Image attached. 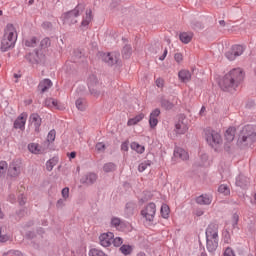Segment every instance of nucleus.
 I'll return each mask as SVG.
<instances>
[{
	"label": "nucleus",
	"instance_id": "obj_52",
	"mask_svg": "<svg viewBox=\"0 0 256 256\" xmlns=\"http://www.w3.org/2000/svg\"><path fill=\"white\" fill-rule=\"evenodd\" d=\"M64 205H65V200L64 199H59L56 203L57 209H63Z\"/></svg>",
	"mask_w": 256,
	"mask_h": 256
},
{
	"label": "nucleus",
	"instance_id": "obj_44",
	"mask_svg": "<svg viewBox=\"0 0 256 256\" xmlns=\"http://www.w3.org/2000/svg\"><path fill=\"white\" fill-rule=\"evenodd\" d=\"M89 256H105V252L94 248L89 251Z\"/></svg>",
	"mask_w": 256,
	"mask_h": 256
},
{
	"label": "nucleus",
	"instance_id": "obj_21",
	"mask_svg": "<svg viewBox=\"0 0 256 256\" xmlns=\"http://www.w3.org/2000/svg\"><path fill=\"white\" fill-rule=\"evenodd\" d=\"M198 205H211L213 203V196L210 194H202L196 198Z\"/></svg>",
	"mask_w": 256,
	"mask_h": 256
},
{
	"label": "nucleus",
	"instance_id": "obj_1",
	"mask_svg": "<svg viewBox=\"0 0 256 256\" xmlns=\"http://www.w3.org/2000/svg\"><path fill=\"white\" fill-rule=\"evenodd\" d=\"M245 79V73L241 68H233L227 74L224 75L222 80L219 82V86L222 91H235Z\"/></svg>",
	"mask_w": 256,
	"mask_h": 256
},
{
	"label": "nucleus",
	"instance_id": "obj_49",
	"mask_svg": "<svg viewBox=\"0 0 256 256\" xmlns=\"http://www.w3.org/2000/svg\"><path fill=\"white\" fill-rule=\"evenodd\" d=\"M239 223V214L234 213L232 216V227L235 229Z\"/></svg>",
	"mask_w": 256,
	"mask_h": 256
},
{
	"label": "nucleus",
	"instance_id": "obj_30",
	"mask_svg": "<svg viewBox=\"0 0 256 256\" xmlns=\"http://www.w3.org/2000/svg\"><path fill=\"white\" fill-rule=\"evenodd\" d=\"M160 105L163 109H165L166 111H171V109H173V107H175V104L171 101H169L167 98L162 97L160 99Z\"/></svg>",
	"mask_w": 256,
	"mask_h": 256
},
{
	"label": "nucleus",
	"instance_id": "obj_16",
	"mask_svg": "<svg viewBox=\"0 0 256 256\" xmlns=\"http://www.w3.org/2000/svg\"><path fill=\"white\" fill-rule=\"evenodd\" d=\"M114 237L115 234H113L112 232L101 234L99 236L100 245H102V247H111V243Z\"/></svg>",
	"mask_w": 256,
	"mask_h": 256
},
{
	"label": "nucleus",
	"instance_id": "obj_8",
	"mask_svg": "<svg viewBox=\"0 0 256 256\" xmlns=\"http://www.w3.org/2000/svg\"><path fill=\"white\" fill-rule=\"evenodd\" d=\"M156 213L157 206L153 202L149 203L143 210H141L142 217H144V219L150 223L153 222V219H155Z\"/></svg>",
	"mask_w": 256,
	"mask_h": 256
},
{
	"label": "nucleus",
	"instance_id": "obj_25",
	"mask_svg": "<svg viewBox=\"0 0 256 256\" xmlns=\"http://www.w3.org/2000/svg\"><path fill=\"white\" fill-rule=\"evenodd\" d=\"M93 21V11L91 9L86 10V15L83 17L81 27H89V23Z\"/></svg>",
	"mask_w": 256,
	"mask_h": 256
},
{
	"label": "nucleus",
	"instance_id": "obj_22",
	"mask_svg": "<svg viewBox=\"0 0 256 256\" xmlns=\"http://www.w3.org/2000/svg\"><path fill=\"white\" fill-rule=\"evenodd\" d=\"M249 183V178L243 174L236 177V186L240 187L241 189H247Z\"/></svg>",
	"mask_w": 256,
	"mask_h": 256
},
{
	"label": "nucleus",
	"instance_id": "obj_62",
	"mask_svg": "<svg viewBox=\"0 0 256 256\" xmlns=\"http://www.w3.org/2000/svg\"><path fill=\"white\" fill-rule=\"evenodd\" d=\"M14 256H25V255H23L21 251L15 250L14 251Z\"/></svg>",
	"mask_w": 256,
	"mask_h": 256
},
{
	"label": "nucleus",
	"instance_id": "obj_9",
	"mask_svg": "<svg viewBox=\"0 0 256 256\" xmlns=\"http://www.w3.org/2000/svg\"><path fill=\"white\" fill-rule=\"evenodd\" d=\"M245 48L242 45H233L230 50L225 53L226 59L228 61H235L237 57H241Z\"/></svg>",
	"mask_w": 256,
	"mask_h": 256
},
{
	"label": "nucleus",
	"instance_id": "obj_59",
	"mask_svg": "<svg viewBox=\"0 0 256 256\" xmlns=\"http://www.w3.org/2000/svg\"><path fill=\"white\" fill-rule=\"evenodd\" d=\"M6 241H9V237L8 236H2L0 234V243H6Z\"/></svg>",
	"mask_w": 256,
	"mask_h": 256
},
{
	"label": "nucleus",
	"instance_id": "obj_13",
	"mask_svg": "<svg viewBox=\"0 0 256 256\" xmlns=\"http://www.w3.org/2000/svg\"><path fill=\"white\" fill-rule=\"evenodd\" d=\"M217 247H219V237H206V249L209 253L215 255Z\"/></svg>",
	"mask_w": 256,
	"mask_h": 256
},
{
	"label": "nucleus",
	"instance_id": "obj_11",
	"mask_svg": "<svg viewBox=\"0 0 256 256\" xmlns=\"http://www.w3.org/2000/svg\"><path fill=\"white\" fill-rule=\"evenodd\" d=\"M22 169H23V162H21V159H15L9 165L8 173L10 177H19V175H21Z\"/></svg>",
	"mask_w": 256,
	"mask_h": 256
},
{
	"label": "nucleus",
	"instance_id": "obj_12",
	"mask_svg": "<svg viewBox=\"0 0 256 256\" xmlns=\"http://www.w3.org/2000/svg\"><path fill=\"white\" fill-rule=\"evenodd\" d=\"M97 179H99L97 173L89 172L81 177L80 183H82V185H87L89 187L91 185H95V183H97Z\"/></svg>",
	"mask_w": 256,
	"mask_h": 256
},
{
	"label": "nucleus",
	"instance_id": "obj_18",
	"mask_svg": "<svg viewBox=\"0 0 256 256\" xmlns=\"http://www.w3.org/2000/svg\"><path fill=\"white\" fill-rule=\"evenodd\" d=\"M206 237H211L214 239L215 237H219V225L215 223H210L206 228Z\"/></svg>",
	"mask_w": 256,
	"mask_h": 256
},
{
	"label": "nucleus",
	"instance_id": "obj_64",
	"mask_svg": "<svg viewBox=\"0 0 256 256\" xmlns=\"http://www.w3.org/2000/svg\"><path fill=\"white\" fill-rule=\"evenodd\" d=\"M200 256H207V252H205V249L201 252Z\"/></svg>",
	"mask_w": 256,
	"mask_h": 256
},
{
	"label": "nucleus",
	"instance_id": "obj_35",
	"mask_svg": "<svg viewBox=\"0 0 256 256\" xmlns=\"http://www.w3.org/2000/svg\"><path fill=\"white\" fill-rule=\"evenodd\" d=\"M130 147L132 151H136V153H139L140 155H143V153H145V146H142L137 142H132L130 144Z\"/></svg>",
	"mask_w": 256,
	"mask_h": 256
},
{
	"label": "nucleus",
	"instance_id": "obj_50",
	"mask_svg": "<svg viewBox=\"0 0 256 256\" xmlns=\"http://www.w3.org/2000/svg\"><path fill=\"white\" fill-rule=\"evenodd\" d=\"M95 147L99 153H103V151L106 149V146L103 142H98Z\"/></svg>",
	"mask_w": 256,
	"mask_h": 256
},
{
	"label": "nucleus",
	"instance_id": "obj_38",
	"mask_svg": "<svg viewBox=\"0 0 256 256\" xmlns=\"http://www.w3.org/2000/svg\"><path fill=\"white\" fill-rule=\"evenodd\" d=\"M76 107L78 111H85L87 109V102L83 98L76 100Z\"/></svg>",
	"mask_w": 256,
	"mask_h": 256
},
{
	"label": "nucleus",
	"instance_id": "obj_63",
	"mask_svg": "<svg viewBox=\"0 0 256 256\" xmlns=\"http://www.w3.org/2000/svg\"><path fill=\"white\" fill-rule=\"evenodd\" d=\"M48 101H49V99H46V101H45L46 107H52V102H48Z\"/></svg>",
	"mask_w": 256,
	"mask_h": 256
},
{
	"label": "nucleus",
	"instance_id": "obj_60",
	"mask_svg": "<svg viewBox=\"0 0 256 256\" xmlns=\"http://www.w3.org/2000/svg\"><path fill=\"white\" fill-rule=\"evenodd\" d=\"M19 205H25V198H23V195L18 197Z\"/></svg>",
	"mask_w": 256,
	"mask_h": 256
},
{
	"label": "nucleus",
	"instance_id": "obj_17",
	"mask_svg": "<svg viewBox=\"0 0 256 256\" xmlns=\"http://www.w3.org/2000/svg\"><path fill=\"white\" fill-rule=\"evenodd\" d=\"M27 123V113H21L14 121V129H20V131H25V125Z\"/></svg>",
	"mask_w": 256,
	"mask_h": 256
},
{
	"label": "nucleus",
	"instance_id": "obj_26",
	"mask_svg": "<svg viewBox=\"0 0 256 256\" xmlns=\"http://www.w3.org/2000/svg\"><path fill=\"white\" fill-rule=\"evenodd\" d=\"M181 83H189L191 81V72L189 70H181L178 73Z\"/></svg>",
	"mask_w": 256,
	"mask_h": 256
},
{
	"label": "nucleus",
	"instance_id": "obj_36",
	"mask_svg": "<svg viewBox=\"0 0 256 256\" xmlns=\"http://www.w3.org/2000/svg\"><path fill=\"white\" fill-rule=\"evenodd\" d=\"M171 213V209L169 208V205L162 204L160 209V214L163 219H169V215Z\"/></svg>",
	"mask_w": 256,
	"mask_h": 256
},
{
	"label": "nucleus",
	"instance_id": "obj_57",
	"mask_svg": "<svg viewBox=\"0 0 256 256\" xmlns=\"http://www.w3.org/2000/svg\"><path fill=\"white\" fill-rule=\"evenodd\" d=\"M156 85L159 88L163 87V79L161 78L156 79Z\"/></svg>",
	"mask_w": 256,
	"mask_h": 256
},
{
	"label": "nucleus",
	"instance_id": "obj_33",
	"mask_svg": "<svg viewBox=\"0 0 256 256\" xmlns=\"http://www.w3.org/2000/svg\"><path fill=\"white\" fill-rule=\"evenodd\" d=\"M25 47H37V44L39 43V40L37 37L33 36L30 38H27L23 41Z\"/></svg>",
	"mask_w": 256,
	"mask_h": 256
},
{
	"label": "nucleus",
	"instance_id": "obj_31",
	"mask_svg": "<svg viewBox=\"0 0 256 256\" xmlns=\"http://www.w3.org/2000/svg\"><path fill=\"white\" fill-rule=\"evenodd\" d=\"M143 119H145V114L140 113L134 118H130L127 122V125L128 127H133V125H137V123H140V121H143Z\"/></svg>",
	"mask_w": 256,
	"mask_h": 256
},
{
	"label": "nucleus",
	"instance_id": "obj_53",
	"mask_svg": "<svg viewBox=\"0 0 256 256\" xmlns=\"http://www.w3.org/2000/svg\"><path fill=\"white\" fill-rule=\"evenodd\" d=\"M174 59H175V61H176L177 63H181V61H183V54H181V53H176V54L174 55Z\"/></svg>",
	"mask_w": 256,
	"mask_h": 256
},
{
	"label": "nucleus",
	"instance_id": "obj_55",
	"mask_svg": "<svg viewBox=\"0 0 256 256\" xmlns=\"http://www.w3.org/2000/svg\"><path fill=\"white\" fill-rule=\"evenodd\" d=\"M8 201H9L10 203H15V201H17V198L15 197V194H10V195L8 196Z\"/></svg>",
	"mask_w": 256,
	"mask_h": 256
},
{
	"label": "nucleus",
	"instance_id": "obj_28",
	"mask_svg": "<svg viewBox=\"0 0 256 256\" xmlns=\"http://www.w3.org/2000/svg\"><path fill=\"white\" fill-rule=\"evenodd\" d=\"M28 151H30V153H33L34 155H41V153H43V149H41L38 143L28 144Z\"/></svg>",
	"mask_w": 256,
	"mask_h": 256
},
{
	"label": "nucleus",
	"instance_id": "obj_23",
	"mask_svg": "<svg viewBox=\"0 0 256 256\" xmlns=\"http://www.w3.org/2000/svg\"><path fill=\"white\" fill-rule=\"evenodd\" d=\"M174 157L182 161H187L189 159V153L185 149L177 147L174 149Z\"/></svg>",
	"mask_w": 256,
	"mask_h": 256
},
{
	"label": "nucleus",
	"instance_id": "obj_61",
	"mask_svg": "<svg viewBox=\"0 0 256 256\" xmlns=\"http://www.w3.org/2000/svg\"><path fill=\"white\" fill-rule=\"evenodd\" d=\"M75 157H77V152H71L69 154V159H75Z\"/></svg>",
	"mask_w": 256,
	"mask_h": 256
},
{
	"label": "nucleus",
	"instance_id": "obj_40",
	"mask_svg": "<svg viewBox=\"0 0 256 256\" xmlns=\"http://www.w3.org/2000/svg\"><path fill=\"white\" fill-rule=\"evenodd\" d=\"M9 165L5 161H0V177H5Z\"/></svg>",
	"mask_w": 256,
	"mask_h": 256
},
{
	"label": "nucleus",
	"instance_id": "obj_58",
	"mask_svg": "<svg viewBox=\"0 0 256 256\" xmlns=\"http://www.w3.org/2000/svg\"><path fill=\"white\" fill-rule=\"evenodd\" d=\"M48 103H52V107H57V100L53 98H48Z\"/></svg>",
	"mask_w": 256,
	"mask_h": 256
},
{
	"label": "nucleus",
	"instance_id": "obj_43",
	"mask_svg": "<svg viewBox=\"0 0 256 256\" xmlns=\"http://www.w3.org/2000/svg\"><path fill=\"white\" fill-rule=\"evenodd\" d=\"M55 165H57V159H55V158L49 159L46 162L47 171H53V167H55Z\"/></svg>",
	"mask_w": 256,
	"mask_h": 256
},
{
	"label": "nucleus",
	"instance_id": "obj_47",
	"mask_svg": "<svg viewBox=\"0 0 256 256\" xmlns=\"http://www.w3.org/2000/svg\"><path fill=\"white\" fill-rule=\"evenodd\" d=\"M40 45L42 47V49H46V47H50L51 46V39L49 38H44L41 42Z\"/></svg>",
	"mask_w": 256,
	"mask_h": 256
},
{
	"label": "nucleus",
	"instance_id": "obj_2",
	"mask_svg": "<svg viewBox=\"0 0 256 256\" xmlns=\"http://www.w3.org/2000/svg\"><path fill=\"white\" fill-rule=\"evenodd\" d=\"M15 43H17V30L13 24H7L1 42V51H9V49L15 47Z\"/></svg>",
	"mask_w": 256,
	"mask_h": 256
},
{
	"label": "nucleus",
	"instance_id": "obj_54",
	"mask_svg": "<svg viewBox=\"0 0 256 256\" xmlns=\"http://www.w3.org/2000/svg\"><path fill=\"white\" fill-rule=\"evenodd\" d=\"M121 151H129V142L128 141L123 142L121 144Z\"/></svg>",
	"mask_w": 256,
	"mask_h": 256
},
{
	"label": "nucleus",
	"instance_id": "obj_45",
	"mask_svg": "<svg viewBox=\"0 0 256 256\" xmlns=\"http://www.w3.org/2000/svg\"><path fill=\"white\" fill-rule=\"evenodd\" d=\"M223 256H237L235 255V250L231 247H226L223 252Z\"/></svg>",
	"mask_w": 256,
	"mask_h": 256
},
{
	"label": "nucleus",
	"instance_id": "obj_42",
	"mask_svg": "<svg viewBox=\"0 0 256 256\" xmlns=\"http://www.w3.org/2000/svg\"><path fill=\"white\" fill-rule=\"evenodd\" d=\"M147 167H151V160H146V161L140 163L138 166V171L140 173H143V171H145L147 169Z\"/></svg>",
	"mask_w": 256,
	"mask_h": 256
},
{
	"label": "nucleus",
	"instance_id": "obj_4",
	"mask_svg": "<svg viewBox=\"0 0 256 256\" xmlns=\"http://www.w3.org/2000/svg\"><path fill=\"white\" fill-rule=\"evenodd\" d=\"M85 11V5L78 4L73 10L62 14L61 19L64 25H75L77 23V17Z\"/></svg>",
	"mask_w": 256,
	"mask_h": 256
},
{
	"label": "nucleus",
	"instance_id": "obj_46",
	"mask_svg": "<svg viewBox=\"0 0 256 256\" xmlns=\"http://www.w3.org/2000/svg\"><path fill=\"white\" fill-rule=\"evenodd\" d=\"M112 243H113L114 247H121L123 245V238H121V237L113 238Z\"/></svg>",
	"mask_w": 256,
	"mask_h": 256
},
{
	"label": "nucleus",
	"instance_id": "obj_32",
	"mask_svg": "<svg viewBox=\"0 0 256 256\" xmlns=\"http://www.w3.org/2000/svg\"><path fill=\"white\" fill-rule=\"evenodd\" d=\"M235 127H229L225 132V139L228 143H231L235 139Z\"/></svg>",
	"mask_w": 256,
	"mask_h": 256
},
{
	"label": "nucleus",
	"instance_id": "obj_6",
	"mask_svg": "<svg viewBox=\"0 0 256 256\" xmlns=\"http://www.w3.org/2000/svg\"><path fill=\"white\" fill-rule=\"evenodd\" d=\"M206 135V141L212 149H215L217 151V148L219 145L223 143V138H221V134L215 130H206L205 132Z\"/></svg>",
	"mask_w": 256,
	"mask_h": 256
},
{
	"label": "nucleus",
	"instance_id": "obj_3",
	"mask_svg": "<svg viewBox=\"0 0 256 256\" xmlns=\"http://www.w3.org/2000/svg\"><path fill=\"white\" fill-rule=\"evenodd\" d=\"M256 141V132L255 129H253V126L246 125L242 128L239 138H238V144L244 145L246 147H251L253 143Z\"/></svg>",
	"mask_w": 256,
	"mask_h": 256
},
{
	"label": "nucleus",
	"instance_id": "obj_20",
	"mask_svg": "<svg viewBox=\"0 0 256 256\" xmlns=\"http://www.w3.org/2000/svg\"><path fill=\"white\" fill-rule=\"evenodd\" d=\"M52 87L53 82L51 81V79L45 78L38 84V91H40L41 94L47 93V91H49Z\"/></svg>",
	"mask_w": 256,
	"mask_h": 256
},
{
	"label": "nucleus",
	"instance_id": "obj_10",
	"mask_svg": "<svg viewBox=\"0 0 256 256\" xmlns=\"http://www.w3.org/2000/svg\"><path fill=\"white\" fill-rule=\"evenodd\" d=\"M189 131V120L181 115L178 122L175 124V132L177 135H185Z\"/></svg>",
	"mask_w": 256,
	"mask_h": 256
},
{
	"label": "nucleus",
	"instance_id": "obj_34",
	"mask_svg": "<svg viewBox=\"0 0 256 256\" xmlns=\"http://www.w3.org/2000/svg\"><path fill=\"white\" fill-rule=\"evenodd\" d=\"M104 173H113V171H117V164L113 162H108L103 165Z\"/></svg>",
	"mask_w": 256,
	"mask_h": 256
},
{
	"label": "nucleus",
	"instance_id": "obj_48",
	"mask_svg": "<svg viewBox=\"0 0 256 256\" xmlns=\"http://www.w3.org/2000/svg\"><path fill=\"white\" fill-rule=\"evenodd\" d=\"M55 137H56V132H55V130H51V131L48 133V136H47V141H48V143H53V141H55Z\"/></svg>",
	"mask_w": 256,
	"mask_h": 256
},
{
	"label": "nucleus",
	"instance_id": "obj_37",
	"mask_svg": "<svg viewBox=\"0 0 256 256\" xmlns=\"http://www.w3.org/2000/svg\"><path fill=\"white\" fill-rule=\"evenodd\" d=\"M119 251L122 253V255H131V253H133V246L124 244L119 248Z\"/></svg>",
	"mask_w": 256,
	"mask_h": 256
},
{
	"label": "nucleus",
	"instance_id": "obj_7",
	"mask_svg": "<svg viewBox=\"0 0 256 256\" xmlns=\"http://www.w3.org/2000/svg\"><path fill=\"white\" fill-rule=\"evenodd\" d=\"M25 59L30 65H40V63L45 61V55L39 50H34L33 52L27 53Z\"/></svg>",
	"mask_w": 256,
	"mask_h": 256
},
{
	"label": "nucleus",
	"instance_id": "obj_51",
	"mask_svg": "<svg viewBox=\"0 0 256 256\" xmlns=\"http://www.w3.org/2000/svg\"><path fill=\"white\" fill-rule=\"evenodd\" d=\"M61 193L64 201H67L69 199V187L63 188Z\"/></svg>",
	"mask_w": 256,
	"mask_h": 256
},
{
	"label": "nucleus",
	"instance_id": "obj_14",
	"mask_svg": "<svg viewBox=\"0 0 256 256\" xmlns=\"http://www.w3.org/2000/svg\"><path fill=\"white\" fill-rule=\"evenodd\" d=\"M130 225L129 222L123 221L117 217H112L111 219V227H114L117 231H125V229H129Z\"/></svg>",
	"mask_w": 256,
	"mask_h": 256
},
{
	"label": "nucleus",
	"instance_id": "obj_24",
	"mask_svg": "<svg viewBox=\"0 0 256 256\" xmlns=\"http://www.w3.org/2000/svg\"><path fill=\"white\" fill-rule=\"evenodd\" d=\"M30 123L34 125L35 131L38 133L39 127H41V116L37 113H33L30 115Z\"/></svg>",
	"mask_w": 256,
	"mask_h": 256
},
{
	"label": "nucleus",
	"instance_id": "obj_19",
	"mask_svg": "<svg viewBox=\"0 0 256 256\" xmlns=\"http://www.w3.org/2000/svg\"><path fill=\"white\" fill-rule=\"evenodd\" d=\"M161 115V110L159 108H156L152 110L149 117V125L151 129H155V126L158 125L159 120L157 119Z\"/></svg>",
	"mask_w": 256,
	"mask_h": 256
},
{
	"label": "nucleus",
	"instance_id": "obj_41",
	"mask_svg": "<svg viewBox=\"0 0 256 256\" xmlns=\"http://www.w3.org/2000/svg\"><path fill=\"white\" fill-rule=\"evenodd\" d=\"M218 192H220L222 195H230L231 190L229 189V186H227L225 184H221L218 187Z\"/></svg>",
	"mask_w": 256,
	"mask_h": 256
},
{
	"label": "nucleus",
	"instance_id": "obj_56",
	"mask_svg": "<svg viewBox=\"0 0 256 256\" xmlns=\"http://www.w3.org/2000/svg\"><path fill=\"white\" fill-rule=\"evenodd\" d=\"M167 53H168L167 48H165L162 56L159 57V60L165 61V57H167Z\"/></svg>",
	"mask_w": 256,
	"mask_h": 256
},
{
	"label": "nucleus",
	"instance_id": "obj_29",
	"mask_svg": "<svg viewBox=\"0 0 256 256\" xmlns=\"http://www.w3.org/2000/svg\"><path fill=\"white\" fill-rule=\"evenodd\" d=\"M135 207H137V204L134 202H128L125 206V215L126 217H133L135 213Z\"/></svg>",
	"mask_w": 256,
	"mask_h": 256
},
{
	"label": "nucleus",
	"instance_id": "obj_27",
	"mask_svg": "<svg viewBox=\"0 0 256 256\" xmlns=\"http://www.w3.org/2000/svg\"><path fill=\"white\" fill-rule=\"evenodd\" d=\"M179 39L181 42L187 45L188 43H191L193 39V32H182L179 35Z\"/></svg>",
	"mask_w": 256,
	"mask_h": 256
},
{
	"label": "nucleus",
	"instance_id": "obj_39",
	"mask_svg": "<svg viewBox=\"0 0 256 256\" xmlns=\"http://www.w3.org/2000/svg\"><path fill=\"white\" fill-rule=\"evenodd\" d=\"M131 53H133V49L131 45H125L122 49V56L124 59H129L131 57Z\"/></svg>",
	"mask_w": 256,
	"mask_h": 256
},
{
	"label": "nucleus",
	"instance_id": "obj_15",
	"mask_svg": "<svg viewBox=\"0 0 256 256\" xmlns=\"http://www.w3.org/2000/svg\"><path fill=\"white\" fill-rule=\"evenodd\" d=\"M102 60L104 61V63H107V65H117V63H119V54L115 52L103 54Z\"/></svg>",
	"mask_w": 256,
	"mask_h": 256
},
{
	"label": "nucleus",
	"instance_id": "obj_5",
	"mask_svg": "<svg viewBox=\"0 0 256 256\" xmlns=\"http://www.w3.org/2000/svg\"><path fill=\"white\" fill-rule=\"evenodd\" d=\"M88 89L93 97H101L105 93V86L99 82L97 76L90 75L88 78Z\"/></svg>",
	"mask_w": 256,
	"mask_h": 256
}]
</instances>
